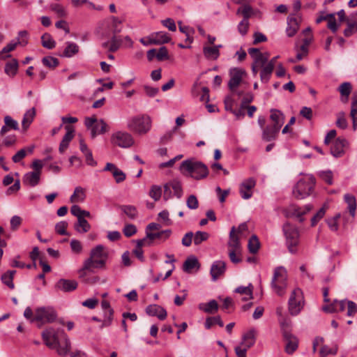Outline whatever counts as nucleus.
Listing matches in <instances>:
<instances>
[{
	"mask_svg": "<svg viewBox=\"0 0 357 357\" xmlns=\"http://www.w3.org/2000/svg\"><path fill=\"white\" fill-rule=\"evenodd\" d=\"M79 46L73 42H67L66 47L61 55L63 57L70 58L79 52Z\"/></svg>",
	"mask_w": 357,
	"mask_h": 357,
	"instance_id": "obj_34",
	"label": "nucleus"
},
{
	"mask_svg": "<svg viewBox=\"0 0 357 357\" xmlns=\"http://www.w3.org/2000/svg\"><path fill=\"white\" fill-rule=\"evenodd\" d=\"M107 257L108 253L105 248L102 245H96L91 250L90 257L84 261L80 272L91 271L92 268H103Z\"/></svg>",
	"mask_w": 357,
	"mask_h": 357,
	"instance_id": "obj_2",
	"label": "nucleus"
},
{
	"mask_svg": "<svg viewBox=\"0 0 357 357\" xmlns=\"http://www.w3.org/2000/svg\"><path fill=\"white\" fill-rule=\"evenodd\" d=\"M203 53L206 59L211 60H216L220 56V51L214 47H204Z\"/></svg>",
	"mask_w": 357,
	"mask_h": 357,
	"instance_id": "obj_44",
	"label": "nucleus"
},
{
	"mask_svg": "<svg viewBox=\"0 0 357 357\" xmlns=\"http://www.w3.org/2000/svg\"><path fill=\"white\" fill-rule=\"evenodd\" d=\"M283 231L286 236V244L289 251L291 254H295L299 243L300 235L298 229L287 222L283 225Z\"/></svg>",
	"mask_w": 357,
	"mask_h": 357,
	"instance_id": "obj_7",
	"label": "nucleus"
},
{
	"mask_svg": "<svg viewBox=\"0 0 357 357\" xmlns=\"http://www.w3.org/2000/svg\"><path fill=\"white\" fill-rule=\"evenodd\" d=\"M261 68L260 79L262 82L267 83L271 77L274 68L272 67V65H268V63Z\"/></svg>",
	"mask_w": 357,
	"mask_h": 357,
	"instance_id": "obj_43",
	"label": "nucleus"
},
{
	"mask_svg": "<svg viewBox=\"0 0 357 357\" xmlns=\"http://www.w3.org/2000/svg\"><path fill=\"white\" fill-rule=\"evenodd\" d=\"M149 195L155 201L159 200L162 195L161 187L156 185H153L151 188Z\"/></svg>",
	"mask_w": 357,
	"mask_h": 357,
	"instance_id": "obj_55",
	"label": "nucleus"
},
{
	"mask_svg": "<svg viewBox=\"0 0 357 357\" xmlns=\"http://www.w3.org/2000/svg\"><path fill=\"white\" fill-rule=\"evenodd\" d=\"M127 126L138 135H145L151 129L152 121L147 114L137 115L128 120Z\"/></svg>",
	"mask_w": 357,
	"mask_h": 357,
	"instance_id": "obj_4",
	"label": "nucleus"
},
{
	"mask_svg": "<svg viewBox=\"0 0 357 357\" xmlns=\"http://www.w3.org/2000/svg\"><path fill=\"white\" fill-rule=\"evenodd\" d=\"M255 335L256 331L255 329H251L249 331H248L243 336V341L241 342V345L243 347H246L247 349L250 348L255 343Z\"/></svg>",
	"mask_w": 357,
	"mask_h": 357,
	"instance_id": "obj_26",
	"label": "nucleus"
},
{
	"mask_svg": "<svg viewBox=\"0 0 357 357\" xmlns=\"http://www.w3.org/2000/svg\"><path fill=\"white\" fill-rule=\"evenodd\" d=\"M270 119L273 121L272 126L277 127L280 129L284 121V114L278 109H271Z\"/></svg>",
	"mask_w": 357,
	"mask_h": 357,
	"instance_id": "obj_24",
	"label": "nucleus"
},
{
	"mask_svg": "<svg viewBox=\"0 0 357 357\" xmlns=\"http://www.w3.org/2000/svg\"><path fill=\"white\" fill-rule=\"evenodd\" d=\"M146 312L149 316L157 317L160 320L165 319L167 315L166 310L156 304L148 305L146 308Z\"/></svg>",
	"mask_w": 357,
	"mask_h": 357,
	"instance_id": "obj_20",
	"label": "nucleus"
},
{
	"mask_svg": "<svg viewBox=\"0 0 357 357\" xmlns=\"http://www.w3.org/2000/svg\"><path fill=\"white\" fill-rule=\"evenodd\" d=\"M111 142L121 148H130L134 144V139L131 134L125 131H117L112 134Z\"/></svg>",
	"mask_w": 357,
	"mask_h": 357,
	"instance_id": "obj_11",
	"label": "nucleus"
},
{
	"mask_svg": "<svg viewBox=\"0 0 357 357\" xmlns=\"http://www.w3.org/2000/svg\"><path fill=\"white\" fill-rule=\"evenodd\" d=\"M110 20V25L109 28L113 33V34L116 35L117 33H120L122 30L123 26L122 22L123 21L120 20L119 18L112 16L109 19Z\"/></svg>",
	"mask_w": 357,
	"mask_h": 357,
	"instance_id": "obj_40",
	"label": "nucleus"
},
{
	"mask_svg": "<svg viewBox=\"0 0 357 357\" xmlns=\"http://www.w3.org/2000/svg\"><path fill=\"white\" fill-rule=\"evenodd\" d=\"M245 71L238 68H231L229 71L230 79L228 83L229 89L234 92L241 84Z\"/></svg>",
	"mask_w": 357,
	"mask_h": 357,
	"instance_id": "obj_13",
	"label": "nucleus"
},
{
	"mask_svg": "<svg viewBox=\"0 0 357 357\" xmlns=\"http://www.w3.org/2000/svg\"><path fill=\"white\" fill-rule=\"evenodd\" d=\"M183 195L182 185L178 179H173L164 185L163 197L165 200L176 196L178 199Z\"/></svg>",
	"mask_w": 357,
	"mask_h": 357,
	"instance_id": "obj_12",
	"label": "nucleus"
},
{
	"mask_svg": "<svg viewBox=\"0 0 357 357\" xmlns=\"http://www.w3.org/2000/svg\"><path fill=\"white\" fill-rule=\"evenodd\" d=\"M28 41L26 40H20V38H17V41L11 42L8 43L6 47L3 48V52L4 53H8L15 49L17 45H26Z\"/></svg>",
	"mask_w": 357,
	"mask_h": 357,
	"instance_id": "obj_53",
	"label": "nucleus"
},
{
	"mask_svg": "<svg viewBox=\"0 0 357 357\" xmlns=\"http://www.w3.org/2000/svg\"><path fill=\"white\" fill-rule=\"evenodd\" d=\"M350 116L352 119V126L354 130L357 128V103L351 102Z\"/></svg>",
	"mask_w": 357,
	"mask_h": 357,
	"instance_id": "obj_58",
	"label": "nucleus"
},
{
	"mask_svg": "<svg viewBox=\"0 0 357 357\" xmlns=\"http://www.w3.org/2000/svg\"><path fill=\"white\" fill-rule=\"evenodd\" d=\"M68 223L66 221H61L55 225V231L60 235H68L66 228Z\"/></svg>",
	"mask_w": 357,
	"mask_h": 357,
	"instance_id": "obj_60",
	"label": "nucleus"
},
{
	"mask_svg": "<svg viewBox=\"0 0 357 357\" xmlns=\"http://www.w3.org/2000/svg\"><path fill=\"white\" fill-rule=\"evenodd\" d=\"M226 270V264L225 261L218 260L214 261L211 267L210 273L213 281H216L218 278L223 275Z\"/></svg>",
	"mask_w": 357,
	"mask_h": 357,
	"instance_id": "obj_19",
	"label": "nucleus"
},
{
	"mask_svg": "<svg viewBox=\"0 0 357 357\" xmlns=\"http://www.w3.org/2000/svg\"><path fill=\"white\" fill-rule=\"evenodd\" d=\"M40 174L38 172H28L24 175L23 182L31 186H36L40 181Z\"/></svg>",
	"mask_w": 357,
	"mask_h": 357,
	"instance_id": "obj_29",
	"label": "nucleus"
},
{
	"mask_svg": "<svg viewBox=\"0 0 357 357\" xmlns=\"http://www.w3.org/2000/svg\"><path fill=\"white\" fill-rule=\"evenodd\" d=\"M112 175L115 179V181L117 183L123 182L126 179V177L125 173L123 171H121L120 169H119L118 167H116V169H114Z\"/></svg>",
	"mask_w": 357,
	"mask_h": 357,
	"instance_id": "obj_63",
	"label": "nucleus"
},
{
	"mask_svg": "<svg viewBox=\"0 0 357 357\" xmlns=\"http://www.w3.org/2000/svg\"><path fill=\"white\" fill-rule=\"evenodd\" d=\"M357 31V24L356 23L349 22L347 27L344 31V35L349 37Z\"/></svg>",
	"mask_w": 357,
	"mask_h": 357,
	"instance_id": "obj_64",
	"label": "nucleus"
},
{
	"mask_svg": "<svg viewBox=\"0 0 357 357\" xmlns=\"http://www.w3.org/2000/svg\"><path fill=\"white\" fill-rule=\"evenodd\" d=\"M113 314L114 310L113 309H109V311L104 312V319L102 321V325L100 326V328L104 327L109 326L113 320Z\"/></svg>",
	"mask_w": 357,
	"mask_h": 357,
	"instance_id": "obj_52",
	"label": "nucleus"
},
{
	"mask_svg": "<svg viewBox=\"0 0 357 357\" xmlns=\"http://www.w3.org/2000/svg\"><path fill=\"white\" fill-rule=\"evenodd\" d=\"M351 88H352L351 84L349 82H344L340 86V87H339L340 93H341V95L342 96H345L344 99L342 98L343 102H347L349 96L351 91Z\"/></svg>",
	"mask_w": 357,
	"mask_h": 357,
	"instance_id": "obj_49",
	"label": "nucleus"
},
{
	"mask_svg": "<svg viewBox=\"0 0 357 357\" xmlns=\"http://www.w3.org/2000/svg\"><path fill=\"white\" fill-rule=\"evenodd\" d=\"M312 208V206L310 204L305 205L303 208L301 207H293L292 208V215L296 216L298 218H299L300 222L303 221V218L302 216L305 215V213L310 211Z\"/></svg>",
	"mask_w": 357,
	"mask_h": 357,
	"instance_id": "obj_42",
	"label": "nucleus"
},
{
	"mask_svg": "<svg viewBox=\"0 0 357 357\" xmlns=\"http://www.w3.org/2000/svg\"><path fill=\"white\" fill-rule=\"evenodd\" d=\"M77 282L74 280L60 279L55 284V289L63 292H70L77 287Z\"/></svg>",
	"mask_w": 357,
	"mask_h": 357,
	"instance_id": "obj_17",
	"label": "nucleus"
},
{
	"mask_svg": "<svg viewBox=\"0 0 357 357\" xmlns=\"http://www.w3.org/2000/svg\"><path fill=\"white\" fill-rule=\"evenodd\" d=\"M250 26L249 20L243 19L238 24V31L243 36L246 35Z\"/></svg>",
	"mask_w": 357,
	"mask_h": 357,
	"instance_id": "obj_56",
	"label": "nucleus"
},
{
	"mask_svg": "<svg viewBox=\"0 0 357 357\" xmlns=\"http://www.w3.org/2000/svg\"><path fill=\"white\" fill-rule=\"evenodd\" d=\"M280 130V129L278 128V126L275 127L272 125H268L263 128L261 139L265 142L275 140Z\"/></svg>",
	"mask_w": 357,
	"mask_h": 357,
	"instance_id": "obj_21",
	"label": "nucleus"
},
{
	"mask_svg": "<svg viewBox=\"0 0 357 357\" xmlns=\"http://www.w3.org/2000/svg\"><path fill=\"white\" fill-rule=\"evenodd\" d=\"M215 324H218L220 327L224 326V323L220 316L210 317L206 318L205 321L206 328L210 329Z\"/></svg>",
	"mask_w": 357,
	"mask_h": 357,
	"instance_id": "obj_50",
	"label": "nucleus"
},
{
	"mask_svg": "<svg viewBox=\"0 0 357 357\" xmlns=\"http://www.w3.org/2000/svg\"><path fill=\"white\" fill-rule=\"evenodd\" d=\"M236 14L237 15L241 14L243 15V19L249 20V18L253 14V10L250 5V1H248V2L241 5V6L238 8V10L236 11Z\"/></svg>",
	"mask_w": 357,
	"mask_h": 357,
	"instance_id": "obj_39",
	"label": "nucleus"
},
{
	"mask_svg": "<svg viewBox=\"0 0 357 357\" xmlns=\"http://www.w3.org/2000/svg\"><path fill=\"white\" fill-rule=\"evenodd\" d=\"M41 336L45 344L55 349L59 356H65L69 353L70 342L63 329L49 327L42 332Z\"/></svg>",
	"mask_w": 357,
	"mask_h": 357,
	"instance_id": "obj_1",
	"label": "nucleus"
},
{
	"mask_svg": "<svg viewBox=\"0 0 357 357\" xmlns=\"http://www.w3.org/2000/svg\"><path fill=\"white\" fill-rule=\"evenodd\" d=\"M121 211L130 219L135 220L138 215V211L135 206L121 205L119 206Z\"/></svg>",
	"mask_w": 357,
	"mask_h": 357,
	"instance_id": "obj_37",
	"label": "nucleus"
},
{
	"mask_svg": "<svg viewBox=\"0 0 357 357\" xmlns=\"http://www.w3.org/2000/svg\"><path fill=\"white\" fill-rule=\"evenodd\" d=\"M218 303L215 300H211L208 303H202L199 305V309L206 313L213 314L218 310Z\"/></svg>",
	"mask_w": 357,
	"mask_h": 357,
	"instance_id": "obj_28",
	"label": "nucleus"
},
{
	"mask_svg": "<svg viewBox=\"0 0 357 357\" xmlns=\"http://www.w3.org/2000/svg\"><path fill=\"white\" fill-rule=\"evenodd\" d=\"M153 45H160L169 42L171 38L166 32L158 31L151 35Z\"/></svg>",
	"mask_w": 357,
	"mask_h": 357,
	"instance_id": "obj_27",
	"label": "nucleus"
},
{
	"mask_svg": "<svg viewBox=\"0 0 357 357\" xmlns=\"http://www.w3.org/2000/svg\"><path fill=\"white\" fill-rule=\"evenodd\" d=\"M344 200L347 204V208L349 214L354 217L356 210V199L355 197L351 194H345L344 196Z\"/></svg>",
	"mask_w": 357,
	"mask_h": 357,
	"instance_id": "obj_33",
	"label": "nucleus"
},
{
	"mask_svg": "<svg viewBox=\"0 0 357 357\" xmlns=\"http://www.w3.org/2000/svg\"><path fill=\"white\" fill-rule=\"evenodd\" d=\"M15 273V271H8L6 273H3L1 278L3 283L7 285L11 289H14L15 287L13 282V280Z\"/></svg>",
	"mask_w": 357,
	"mask_h": 357,
	"instance_id": "obj_45",
	"label": "nucleus"
},
{
	"mask_svg": "<svg viewBox=\"0 0 357 357\" xmlns=\"http://www.w3.org/2000/svg\"><path fill=\"white\" fill-rule=\"evenodd\" d=\"M122 42L123 41L119 36H117L116 35L113 34V36L110 40L109 52H114L117 51L120 48V47L122 44Z\"/></svg>",
	"mask_w": 357,
	"mask_h": 357,
	"instance_id": "obj_48",
	"label": "nucleus"
},
{
	"mask_svg": "<svg viewBox=\"0 0 357 357\" xmlns=\"http://www.w3.org/2000/svg\"><path fill=\"white\" fill-rule=\"evenodd\" d=\"M315 185V178L311 174H306L300 178L293 189V194L297 199H303L310 195Z\"/></svg>",
	"mask_w": 357,
	"mask_h": 357,
	"instance_id": "obj_6",
	"label": "nucleus"
},
{
	"mask_svg": "<svg viewBox=\"0 0 357 357\" xmlns=\"http://www.w3.org/2000/svg\"><path fill=\"white\" fill-rule=\"evenodd\" d=\"M4 123L9 129H13L15 130L19 129L18 123L10 116H6L4 117Z\"/></svg>",
	"mask_w": 357,
	"mask_h": 357,
	"instance_id": "obj_59",
	"label": "nucleus"
},
{
	"mask_svg": "<svg viewBox=\"0 0 357 357\" xmlns=\"http://www.w3.org/2000/svg\"><path fill=\"white\" fill-rule=\"evenodd\" d=\"M66 129L67 130V132L63 136L59 148V151L61 153H63L67 149L70 142L74 137V130L71 126H66Z\"/></svg>",
	"mask_w": 357,
	"mask_h": 357,
	"instance_id": "obj_23",
	"label": "nucleus"
},
{
	"mask_svg": "<svg viewBox=\"0 0 357 357\" xmlns=\"http://www.w3.org/2000/svg\"><path fill=\"white\" fill-rule=\"evenodd\" d=\"M301 18L295 15H290L287 18L286 33L288 37H293L297 33L300 26Z\"/></svg>",
	"mask_w": 357,
	"mask_h": 357,
	"instance_id": "obj_16",
	"label": "nucleus"
},
{
	"mask_svg": "<svg viewBox=\"0 0 357 357\" xmlns=\"http://www.w3.org/2000/svg\"><path fill=\"white\" fill-rule=\"evenodd\" d=\"M180 171L183 175L196 180L202 179L208 174V169L204 163L192 159L183 160L181 163Z\"/></svg>",
	"mask_w": 357,
	"mask_h": 357,
	"instance_id": "obj_3",
	"label": "nucleus"
},
{
	"mask_svg": "<svg viewBox=\"0 0 357 357\" xmlns=\"http://www.w3.org/2000/svg\"><path fill=\"white\" fill-rule=\"evenodd\" d=\"M42 45L48 50L53 49L56 45V42L50 33H45L41 36Z\"/></svg>",
	"mask_w": 357,
	"mask_h": 357,
	"instance_id": "obj_46",
	"label": "nucleus"
},
{
	"mask_svg": "<svg viewBox=\"0 0 357 357\" xmlns=\"http://www.w3.org/2000/svg\"><path fill=\"white\" fill-rule=\"evenodd\" d=\"M107 123L102 119L97 121L91 129V137L95 138L97 135L106 132L107 130Z\"/></svg>",
	"mask_w": 357,
	"mask_h": 357,
	"instance_id": "obj_32",
	"label": "nucleus"
},
{
	"mask_svg": "<svg viewBox=\"0 0 357 357\" xmlns=\"http://www.w3.org/2000/svg\"><path fill=\"white\" fill-rule=\"evenodd\" d=\"M42 63L45 66H46L50 69L55 68L59 64V61L58 59L53 57V56H50L43 57L42 59Z\"/></svg>",
	"mask_w": 357,
	"mask_h": 357,
	"instance_id": "obj_47",
	"label": "nucleus"
},
{
	"mask_svg": "<svg viewBox=\"0 0 357 357\" xmlns=\"http://www.w3.org/2000/svg\"><path fill=\"white\" fill-rule=\"evenodd\" d=\"M248 247L250 252L252 254H255L256 252H257L259 248V241L257 236L253 235L250 237L248 241Z\"/></svg>",
	"mask_w": 357,
	"mask_h": 357,
	"instance_id": "obj_51",
	"label": "nucleus"
},
{
	"mask_svg": "<svg viewBox=\"0 0 357 357\" xmlns=\"http://www.w3.org/2000/svg\"><path fill=\"white\" fill-rule=\"evenodd\" d=\"M255 184L256 181L253 178H249L242 182L240 185L239 192L243 199H248L252 197V190Z\"/></svg>",
	"mask_w": 357,
	"mask_h": 357,
	"instance_id": "obj_15",
	"label": "nucleus"
},
{
	"mask_svg": "<svg viewBox=\"0 0 357 357\" xmlns=\"http://www.w3.org/2000/svg\"><path fill=\"white\" fill-rule=\"evenodd\" d=\"M86 198L85 190L80 187L75 188L73 194L70 196V200L72 203L83 202Z\"/></svg>",
	"mask_w": 357,
	"mask_h": 357,
	"instance_id": "obj_31",
	"label": "nucleus"
},
{
	"mask_svg": "<svg viewBox=\"0 0 357 357\" xmlns=\"http://www.w3.org/2000/svg\"><path fill=\"white\" fill-rule=\"evenodd\" d=\"M172 234L170 229L162 230L156 233H153L149 231H146V238L149 239L148 245H151L152 241L155 238H163L164 240L167 239Z\"/></svg>",
	"mask_w": 357,
	"mask_h": 357,
	"instance_id": "obj_25",
	"label": "nucleus"
},
{
	"mask_svg": "<svg viewBox=\"0 0 357 357\" xmlns=\"http://www.w3.org/2000/svg\"><path fill=\"white\" fill-rule=\"evenodd\" d=\"M282 335L286 342L284 350L288 354H292L298 349V340L295 335L285 330H284Z\"/></svg>",
	"mask_w": 357,
	"mask_h": 357,
	"instance_id": "obj_14",
	"label": "nucleus"
},
{
	"mask_svg": "<svg viewBox=\"0 0 357 357\" xmlns=\"http://www.w3.org/2000/svg\"><path fill=\"white\" fill-rule=\"evenodd\" d=\"M347 309V315L349 317L354 316L357 312V305L351 301L347 299L338 301L334 300L332 303L324 305L323 311L328 313L343 312Z\"/></svg>",
	"mask_w": 357,
	"mask_h": 357,
	"instance_id": "obj_5",
	"label": "nucleus"
},
{
	"mask_svg": "<svg viewBox=\"0 0 357 357\" xmlns=\"http://www.w3.org/2000/svg\"><path fill=\"white\" fill-rule=\"evenodd\" d=\"M35 116L36 109L34 107H32L26 112L22 121V125L24 130H26L29 127Z\"/></svg>",
	"mask_w": 357,
	"mask_h": 357,
	"instance_id": "obj_38",
	"label": "nucleus"
},
{
	"mask_svg": "<svg viewBox=\"0 0 357 357\" xmlns=\"http://www.w3.org/2000/svg\"><path fill=\"white\" fill-rule=\"evenodd\" d=\"M18 67L19 65L17 60L16 59H13L11 61L6 63L4 72L7 75L13 77L17 73Z\"/></svg>",
	"mask_w": 357,
	"mask_h": 357,
	"instance_id": "obj_30",
	"label": "nucleus"
},
{
	"mask_svg": "<svg viewBox=\"0 0 357 357\" xmlns=\"http://www.w3.org/2000/svg\"><path fill=\"white\" fill-rule=\"evenodd\" d=\"M229 250H241V245L239 241V237L236 234V227H232L229 232V238L227 243Z\"/></svg>",
	"mask_w": 357,
	"mask_h": 357,
	"instance_id": "obj_22",
	"label": "nucleus"
},
{
	"mask_svg": "<svg viewBox=\"0 0 357 357\" xmlns=\"http://www.w3.org/2000/svg\"><path fill=\"white\" fill-rule=\"evenodd\" d=\"M289 311L291 315H297L303 307L304 300L301 289L293 290L289 299Z\"/></svg>",
	"mask_w": 357,
	"mask_h": 357,
	"instance_id": "obj_10",
	"label": "nucleus"
},
{
	"mask_svg": "<svg viewBox=\"0 0 357 357\" xmlns=\"http://www.w3.org/2000/svg\"><path fill=\"white\" fill-rule=\"evenodd\" d=\"M252 291H253V287L251 284H250L247 287H243V286L238 287L235 289L234 291L236 293L240 294L241 295H244L245 296L242 298V300L243 301H246L252 299L253 298L252 297Z\"/></svg>",
	"mask_w": 357,
	"mask_h": 357,
	"instance_id": "obj_35",
	"label": "nucleus"
},
{
	"mask_svg": "<svg viewBox=\"0 0 357 357\" xmlns=\"http://www.w3.org/2000/svg\"><path fill=\"white\" fill-rule=\"evenodd\" d=\"M208 237L209 234L207 232L198 231L193 236L194 243L195 245H199L203 241H206L208 238Z\"/></svg>",
	"mask_w": 357,
	"mask_h": 357,
	"instance_id": "obj_54",
	"label": "nucleus"
},
{
	"mask_svg": "<svg viewBox=\"0 0 357 357\" xmlns=\"http://www.w3.org/2000/svg\"><path fill=\"white\" fill-rule=\"evenodd\" d=\"M75 229L79 233H86L91 229L90 224L84 218L77 219V222L75 225Z\"/></svg>",
	"mask_w": 357,
	"mask_h": 357,
	"instance_id": "obj_41",
	"label": "nucleus"
},
{
	"mask_svg": "<svg viewBox=\"0 0 357 357\" xmlns=\"http://www.w3.org/2000/svg\"><path fill=\"white\" fill-rule=\"evenodd\" d=\"M287 274L285 270L280 267L275 269L271 281V285L275 291L282 296L284 294L287 287Z\"/></svg>",
	"mask_w": 357,
	"mask_h": 357,
	"instance_id": "obj_9",
	"label": "nucleus"
},
{
	"mask_svg": "<svg viewBox=\"0 0 357 357\" xmlns=\"http://www.w3.org/2000/svg\"><path fill=\"white\" fill-rule=\"evenodd\" d=\"M199 263L195 257H188L183 263V269L186 273H190L193 268H199Z\"/></svg>",
	"mask_w": 357,
	"mask_h": 357,
	"instance_id": "obj_36",
	"label": "nucleus"
},
{
	"mask_svg": "<svg viewBox=\"0 0 357 357\" xmlns=\"http://www.w3.org/2000/svg\"><path fill=\"white\" fill-rule=\"evenodd\" d=\"M336 125L337 127H339L341 129H345L347 128V121L344 117V112H340L337 114V119L336 121Z\"/></svg>",
	"mask_w": 357,
	"mask_h": 357,
	"instance_id": "obj_62",
	"label": "nucleus"
},
{
	"mask_svg": "<svg viewBox=\"0 0 357 357\" xmlns=\"http://www.w3.org/2000/svg\"><path fill=\"white\" fill-rule=\"evenodd\" d=\"M337 352V347H335V348H333V349H331L329 348L328 346L327 345H324L321 349H320V355L323 357H326L328 355H330V354H336Z\"/></svg>",
	"mask_w": 357,
	"mask_h": 357,
	"instance_id": "obj_61",
	"label": "nucleus"
},
{
	"mask_svg": "<svg viewBox=\"0 0 357 357\" xmlns=\"http://www.w3.org/2000/svg\"><path fill=\"white\" fill-rule=\"evenodd\" d=\"M57 314L55 310L50 306L40 307L35 310L34 317L32 321L40 323L38 327L45 323H52L56 320Z\"/></svg>",
	"mask_w": 357,
	"mask_h": 357,
	"instance_id": "obj_8",
	"label": "nucleus"
},
{
	"mask_svg": "<svg viewBox=\"0 0 357 357\" xmlns=\"http://www.w3.org/2000/svg\"><path fill=\"white\" fill-rule=\"evenodd\" d=\"M50 8L52 11H54L59 17H63L66 16L67 12L66 9L60 4H52L50 6Z\"/></svg>",
	"mask_w": 357,
	"mask_h": 357,
	"instance_id": "obj_57",
	"label": "nucleus"
},
{
	"mask_svg": "<svg viewBox=\"0 0 357 357\" xmlns=\"http://www.w3.org/2000/svg\"><path fill=\"white\" fill-rule=\"evenodd\" d=\"M347 142L344 138H337L333 142L331 147V153L335 158H340L342 156L344 153V147Z\"/></svg>",
	"mask_w": 357,
	"mask_h": 357,
	"instance_id": "obj_18",
	"label": "nucleus"
}]
</instances>
